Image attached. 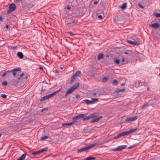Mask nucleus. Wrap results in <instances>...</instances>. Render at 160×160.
<instances>
[{"label":"nucleus","mask_w":160,"mask_h":160,"mask_svg":"<svg viewBox=\"0 0 160 160\" xmlns=\"http://www.w3.org/2000/svg\"><path fill=\"white\" fill-rule=\"evenodd\" d=\"M86 115L87 114L86 113L80 114L73 117V119L74 120H78L83 118V120L85 121L89 120L91 118H93L97 116L96 113L91 114L88 116H87Z\"/></svg>","instance_id":"1"},{"label":"nucleus","mask_w":160,"mask_h":160,"mask_svg":"<svg viewBox=\"0 0 160 160\" xmlns=\"http://www.w3.org/2000/svg\"><path fill=\"white\" fill-rule=\"evenodd\" d=\"M137 130V128H136L134 129H131L128 131L123 132L120 133L119 134H118L117 136L114 137L113 138L114 139H116L126 135H128L131 133L135 132Z\"/></svg>","instance_id":"2"},{"label":"nucleus","mask_w":160,"mask_h":160,"mask_svg":"<svg viewBox=\"0 0 160 160\" xmlns=\"http://www.w3.org/2000/svg\"><path fill=\"white\" fill-rule=\"evenodd\" d=\"M97 144V143H93V144H90L88 146H86L83 148L78 149V152L79 153L83 152L86 151L91 148H93Z\"/></svg>","instance_id":"3"},{"label":"nucleus","mask_w":160,"mask_h":160,"mask_svg":"<svg viewBox=\"0 0 160 160\" xmlns=\"http://www.w3.org/2000/svg\"><path fill=\"white\" fill-rule=\"evenodd\" d=\"M79 83L77 82L75 84L73 85L71 88H70L67 90L65 95V97H66L69 94L78 88L79 86Z\"/></svg>","instance_id":"4"},{"label":"nucleus","mask_w":160,"mask_h":160,"mask_svg":"<svg viewBox=\"0 0 160 160\" xmlns=\"http://www.w3.org/2000/svg\"><path fill=\"white\" fill-rule=\"evenodd\" d=\"M126 146V145L118 146L116 148L112 149L111 150L113 151H120L124 149Z\"/></svg>","instance_id":"5"},{"label":"nucleus","mask_w":160,"mask_h":160,"mask_svg":"<svg viewBox=\"0 0 160 160\" xmlns=\"http://www.w3.org/2000/svg\"><path fill=\"white\" fill-rule=\"evenodd\" d=\"M138 118V116H134L131 117H128L125 120V122H129L133 121L137 119Z\"/></svg>","instance_id":"6"},{"label":"nucleus","mask_w":160,"mask_h":160,"mask_svg":"<svg viewBox=\"0 0 160 160\" xmlns=\"http://www.w3.org/2000/svg\"><path fill=\"white\" fill-rule=\"evenodd\" d=\"M127 42L129 44L133 45L138 46L140 44V42L137 41H132L131 40H127Z\"/></svg>","instance_id":"7"},{"label":"nucleus","mask_w":160,"mask_h":160,"mask_svg":"<svg viewBox=\"0 0 160 160\" xmlns=\"http://www.w3.org/2000/svg\"><path fill=\"white\" fill-rule=\"evenodd\" d=\"M62 89V88H61L59 90L53 92L52 93L47 95V96H48V99H49V98L53 97L55 95L57 94L58 92H60Z\"/></svg>","instance_id":"8"},{"label":"nucleus","mask_w":160,"mask_h":160,"mask_svg":"<svg viewBox=\"0 0 160 160\" xmlns=\"http://www.w3.org/2000/svg\"><path fill=\"white\" fill-rule=\"evenodd\" d=\"M96 114H97V116H97V113H96ZM97 116H96V117ZM94 118H93V119H92L90 120V122L94 123V122H96L99 121L101 118H102V116H100L98 117L95 118V117Z\"/></svg>","instance_id":"9"},{"label":"nucleus","mask_w":160,"mask_h":160,"mask_svg":"<svg viewBox=\"0 0 160 160\" xmlns=\"http://www.w3.org/2000/svg\"><path fill=\"white\" fill-rule=\"evenodd\" d=\"M142 85V82L136 80L133 83V86L136 87H138Z\"/></svg>","instance_id":"10"},{"label":"nucleus","mask_w":160,"mask_h":160,"mask_svg":"<svg viewBox=\"0 0 160 160\" xmlns=\"http://www.w3.org/2000/svg\"><path fill=\"white\" fill-rule=\"evenodd\" d=\"M21 68H18L16 69H12L10 71V72H13V76H15L16 74V71H20L21 70Z\"/></svg>","instance_id":"11"},{"label":"nucleus","mask_w":160,"mask_h":160,"mask_svg":"<svg viewBox=\"0 0 160 160\" xmlns=\"http://www.w3.org/2000/svg\"><path fill=\"white\" fill-rule=\"evenodd\" d=\"M150 26L152 28H159L160 25L158 23H153L151 25H150Z\"/></svg>","instance_id":"12"},{"label":"nucleus","mask_w":160,"mask_h":160,"mask_svg":"<svg viewBox=\"0 0 160 160\" xmlns=\"http://www.w3.org/2000/svg\"><path fill=\"white\" fill-rule=\"evenodd\" d=\"M9 8L12 11H14L16 9V6L14 4L12 3L9 6Z\"/></svg>","instance_id":"13"},{"label":"nucleus","mask_w":160,"mask_h":160,"mask_svg":"<svg viewBox=\"0 0 160 160\" xmlns=\"http://www.w3.org/2000/svg\"><path fill=\"white\" fill-rule=\"evenodd\" d=\"M119 7L123 10L126 9L127 8V3L126 2L123 3L121 6H119Z\"/></svg>","instance_id":"14"},{"label":"nucleus","mask_w":160,"mask_h":160,"mask_svg":"<svg viewBox=\"0 0 160 160\" xmlns=\"http://www.w3.org/2000/svg\"><path fill=\"white\" fill-rule=\"evenodd\" d=\"M87 104H93V101L88 99H85L83 100Z\"/></svg>","instance_id":"15"},{"label":"nucleus","mask_w":160,"mask_h":160,"mask_svg":"<svg viewBox=\"0 0 160 160\" xmlns=\"http://www.w3.org/2000/svg\"><path fill=\"white\" fill-rule=\"evenodd\" d=\"M132 39H133L134 41H137L138 42H139V41L140 40V38L136 37V36L135 35H133L132 36Z\"/></svg>","instance_id":"16"},{"label":"nucleus","mask_w":160,"mask_h":160,"mask_svg":"<svg viewBox=\"0 0 160 160\" xmlns=\"http://www.w3.org/2000/svg\"><path fill=\"white\" fill-rule=\"evenodd\" d=\"M26 155V153H23L21 156L17 159V160H24L25 158Z\"/></svg>","instance_id":"17"},{"label":"nucleus","mask_w":160,"mask_h":160,"mask_svg":"<svg viewBox=\"0 0 160 160\" xmlns=\"http://www.w3.org/2000/svg\"><path fill=\"white\" fill-rule=\"evenodd\" d=\"M17 55L20 59H22L23 57V55L21 52H18L17 53Z\"/></svg>","instance_id":"18"},{"label":"nucleus","mask_w":160,"mask_h":160,"mask_svg":"<svg viewBox=\"0 0 160 160\" xmlns=\"http://www.w3.org/2000/svg\"><path fill=\"white\" fill-rule=\"evenodd\" d=\"M81 75V72L80 71H77L76 73L73 75L74 76L76 77H79Z\"/></svg>","instance_id":"19"},{"label":"nucleus","mask_w":160,"mask_h":160,"mask_svg":"<svg viewBox=\"0 0 160 160\" xmlns=\"http://www.w3.org/2000/svg\"><path fill=\"white\" fill-rule=\"evenodd\" d=\"M68 21H69L71 23L74 24H76L77 22L75 20H74L72 19L71 18L68 19Z\"/></svg>","instance_id":"20"},{"label":"nucleus","mask_w":160,"mask_h":160,"mask_svg":"<svg viewBox=\"0 0 160 160\" xmlns=\"http://www.w3.org/2000/svg\"><path fill=\"white\" fill-rule=\"evenodd\" d=\"M48 99V96L47 95L43 96V97H42L40 99V101L41 102L44 101Z\"/></svg>","instance_id":"21"},{"label":"nucleus","mask_w":160,"mask_h":160,"mask_svg":"<svg viewBox=\"0 0 160 160\" xmlns=\"http://www.w3.org/2000/svg\"><path fill=\"white\" fill-rule=\"evenodd\" d=\"M103 55L102 53L99 54L98 56V60H99L100 59L103 58Z\"/></svg>","instance_id":"22"},{"label":"nucleus","mask_w":160,"mask_h":160,"mask_svg":"<svg viewBox=\"0 0 160 160\" xmlns=\"http://www.w3.org/2000/svg\"><path fill=\"white\" fill-rule=\"evenodd\" d=\"M109 78L108 77H104L102 79V82H106L108 80Z\"/></svg>","instance_id":"23"},{"label":"nucleus","mask_w":160,"mask_h":160,"mask_svg":"<svg viewBox=\"0 0 160 160\" xmlns=\"http://www.w3.org/2000/svg\"><path fill=\"white\" fill-rule=\"evenodd\" d=\"M48 147H46L40 150H39V152L40 153H41L42 152H43L47 151L48 150Z\"/></svg>","instance_id":"24"},{"label":"nucleus","mask_w":160,"mask_h":160,"mask_svg":"<svg viewBox=\"0 0 160 160\" xmlns=\"http://www.w3.org/2000/svg\"><path fill=\"white\" fill-rule=\"evenodd\" d=\"M76 78L77 77L74 76V75H73L71 78L70 83H72Z\"/></svg>","instance_id":"25"},{"label":"nucleus","mask_w":160,"mask_h":160,"mask_svg":"<svg viewBox=\"0 0 160 160\" xmlns=\"http://www.w3.org/2000/svg\"><path fill=\"white\" fill-rule=\"evenodd\" d=\"M68 22L67 25L69 28L73 27L75 25L74 24H72L70 23L69 21H68Z\"/></svg>","instance_id":"26"},{"label":"nucleus","mask_w":160,"mask_h":160,"mask_svg":"<svg viewBox=\"0 0 160 160\" xmlns=\"http://www.w3.org/2000/svg\"><path fill=\"white\" fill-rule=\"evenodd\" d=\"M48 138V136H42L40 138V139L41 140L43 141V140H44L45 139Z\"/></svg>","instance_id":"27"},{"label":"nucleus","mask_w":160,"mask_h":160,"mask_svg":"<svg viewBox=\"0 0 160 160\" xmlns=\"http://www.w3.org/2000/svg\"><path fill=\"white\" fill-rule=\"evenodd\" d=\"M148 105V103H144L141 107V108L142 109H143L145 108V107H146Z\"/></svg>","instance_id":"28"},{"label":"nucleus","mask_w":160,"mask_h":160,"mask_svg":"<svg viewBox=\"0 0 160 160\" xmlns=\"http://www.w3.org/2000/svg\"><path fill=\"white\" fill-rule=\"evenodd\" d=\"M125 91V89L124 88H123V89H118L117 90V92L118 93H119L120 92H124V91Z\"/></svg>","instance_id":"29"},{"label":"nucleus","mask_w":160,"mask_h":160,"mask_svg":"<svg viewBox=\"0 0 160 160\" xmlns=\"http://www.w3.org/2000/svg\"><path fill=\"white\" fill-rule=\"evenodd\" d=\"M114 61L115 62V63L117 64H118L120 62V60L118 59H117L116 58H114Z\"/></svg>","instance_id":"30"},{"label":"nucleus","mask_w":160,"mask_h":160,"mask_svg":"<svg viewBox=\"0 0 160 160\" xmlns=\"http://www.w3.org/2000/svg\"><path fill=\"white\" fill-rule=\"evenodd\" d=\"M9 71H6L2 75V77H4L5 76H6L8 72H10Z\"/></svg>","instance_id":"31"},{"label":"nucleus","mask_w":160,"mask_h":160,"mask_svg":"<svg viewBox=\"0 0 160 160\" xmlns=\"http://www.w3.org/2000/svg\"><path fill=\"white\" fill-rule=\"evenodd\" d=\"M40 153L39 150L38 151H37L36 152H33L32 153V154L35 155H37L38 154Z\"/></svg>","instance_id":"32"},{"label":"nucleus","mask_w":160,"mask_h":160,"mask_svg":"<svg viewBox=\"0 0 160 160\" xmlns=\"http://www.w3.org/2000/svg\"><path fill=\"white\" fill-rule=\"evenodd\" d=\"M118 80L116 79H114L113 80L112 83L115 85H116L118 83Z\"/></svg>","instance_id":"33"},{"label":"nucleus","mask_w":160,"mask_h":160,"mask_svg":"<svg viewBox=\"0 0 160 160\" xmlns=\"http://www.w3.org/2000/svg\"><path fill=\"white\" fill-rule=\"evenodd\" d=\"M0 96L4 99L7 98V95L5 94H1L0 95Z\"/></svg>","instance_id":"34"},{"label":"nucleus","mask_w":160,"mask_h":160,"mask_svg":"<svg viewBox=\"0 0 160 160\" xmlns=\"http://www.w3.org/2000/svg\"><path fill=\"white\" fill-rule=\"evenodd\" d=\"M154 15L157 17H160V13H156L154 14Z\"/></svg>","instance_id":"35"},{"label":"nucleus","mask_w":160,"mask_h":160,"mask_svg":"<svg viewBox=\"0 0 160 160\" xmlns=\"http://www.w3.org/2000/svg\"><path fill=\"white\" fill-rule=\"evenodd\" d=\"M98 100V98H92V101H93V104L94 103V101H97Z\"/></svg>","instance_id":"36"},{"label":"nucleus","mask_w":160,"mask_h":160,"mask_svg":"<svg viewBox=\"0 0 160 160\" xmlns=\"http://www.w3.org/2000/svg\"><path fill=\"white\" fill-rule=\"evenodd\" d=\"M12 82L13 84L14 85L17 84L18 83V82L17 81H16L14 79H13L12 80Z\"/></svg>","instance_id":"37"},{"label":"nucleus","mask_w":160,"mask_h":160,"mask_svg":"<svg viewBox=\"0 0 160 160\" xmlns=\"http://www.w3.org/2000/svg\"><path fill=\"white\" fill-rule=\"evenodd\" d=\"M72 17H77L78 16V15H77L74 12L72 13Z\"/></svg>","instance_id":"38"},{"label":"nucleus","mask_w":160,"mask_h":160,"mask_svg":"<svg viewBox=\"0 0 160 160\" xmlns=\"http://www.w3.org/2000/svg\"><path fill=\"white\" fill-rule=\"evenodd\" d=\"M138 6L140 7L142 9H144V7L141 4H138Z\"/></svg>","instance_id":"39"},{"label":"nucleus","mask_w":160,"mask_h":160,"mask_svg":"<svg viewBox=\"0 0 160 160\" xmlns=\"http://www.w3.org/2000/svg\"><path fill=\"white\" fill-rule=\"evenodd\" d=\"M2 84L4 86H6L7 85L8 82L7 81L3 82L2 83Z\"/></svg>","instance_id":"40"},{"label":"nucleus","mask_w":160,"mask_h":160,"mask_svg":"<svg viewBox=\"0 0 160 160\" xmlns=\"http://www.w3.org/2000/svg\"><path fill=\"white\" fill-rule=\"evenodd\" d=\"M92 96H95V95H97V97H98L99 96V94H97V93H92Z\"/></svg>","instance_id":"41"},{"label":"nucleus","mask_w":160,"mask_h":160,"mask_svg":"<svg viewBox=\"0 0 160 160\" xmlns=\"http://www.w3.org/2000/svg\"><path fill=\"white\" fill-rule=\"evenodd\" d=\"M68 123H66L62 124V126L63 127L68 126Z\"/></svg>","instance_id":"42"},{"label":"nucleus","mask_w":160,"mask_h":160,"mask_svg":"<svg viewBox=\"0 0 160 160\" xmlns=\"http://www.w3.org/2000/svg\"><path fill=\"white\" fill-rule=\"evenodd\" d=\"M12 12V11H11V10L10 9H9H9L7 11V14H9V13H10L11 12Z\"/></svg>","instance_id":"43"},{"label":"nucleus","mask_w":160,"mask_h":160,"mask_svg":"<svg viewBox=\"0 0 160 160\" xmlns=\"http://www.w3.org/2000/svg\"><path fill=\"white\" fill-rule=\"evenodd\" d=\"M68 33L72 36H73L74 35V34L72 33V32H69Z\"/></svg>","instance_id":"44"},{"label":"nucleus","mask_w":160,"mask_h":160,"mask_svg":"<svg viewBox=\"0 0 160 160\" xmlns=\"http://www.w3.org/2000/svg\"><path fill=\"white\" fill-rule=\"evenodd\" d=\"M98 18H99L102 19V15H100L98 16Z\"/></svg>","instance_id":"45"},{"label":"nucleus","mask_w":160,"mask_h":160,"mask_svg":"<svg viewBox=\"0 0 160 160\" xmlns=\"http://www.w3.org/2000/svg\"><path fill=\"white\" fill-rule=\"evenodd\" d=\"M76 97L77 98H80V95L79 94L77 95L76 96Z\"/></svg>","instance_id":"46"},{"label":"nucleus","mask_w":160,"mask_h":160,"mask_svg":"<svg viewBox=\"0 0 160 160\" xmlns=\"http://www.w3.org/2000/svg\"><path fill=\"white\" fill-rule=\"evenodd\" d=\"M98 3V2L97 1H94V5H96Z\"/></svg>","instance_id":"47"},{"label":"nucleus","mask_w":160,"mask_h":160,"mask_svg":"<svg viewBox=\"0 0 160 160\" xmlns=\"http://www.w3.org/2000/svg\"><path fill=\"white\" fill-rule=\"evenodd\" d=\"M47 110V108H43V109H42V110H41V112H43L44 111H45V110Z\"/></svg>","instance_id":"48"},{"label":"nucleus","mask_w":160,"mask_h":160,"mask_svg":"<svg viewBox=\"0 0 160 160\" xmlns=\"http://www.w3.org/2000/svg\"><path fill=\"white\" fill-rule=\"evenodd\" d=\"M24 75V74L23 73H22V74H20V77L22 78Z\"/></svg>","instance_id":"49"},{"label":"nucleus","mask_w":160,"mask_h":160,"mask_svg":"<svg viewBox=\"0 0 160 160\" xmlns=\"http://www.w3.org/2000/svg\"><path fill=\"white\" fill-rule=\"evenodd\" d=\"M3 18L2 16H0V21H3Z\"/></svg>","instance_id":"50"},{"label":"nucleus","mask_w":160,"mask_h":160,"mask_svg":"<svg viewBox=\"0 0 160 160\" xmlns=\"http://www.w3.org/2000/svg\"><path fill=\"white\" fill-rule=\"evenodd\" d=\"M17 47L16 46H13L12 48V49H14Z\"/></svg>","instance_id":"51"},{"label":"nucleus","mask_w":160,"mask_h":160,"mask_svg":"<svg viewBox=\"0 0 160 160\" xmlns=\"http://www.w3.org/2000/svg\"><path fill=\"white\" fill-rule=\"evenodd\" d=\"M125 61V58H123L122 60V62H123Z\"/></svg>","instance_id":"52"},{"label":"nucleus","mask_w":160,"mask_h":160,"mask_svg":"<svg viewBox=\"0 0 160 160\" xmlns=\"http://www.w3.org/2000/svg\"><path fill=\"white\" fill-rule=\"evenodd\" d=\"M5 28H7V29H8V25H7V24H6V25H5Z\"/></svg>","instance_id":"53"},{"label":"nucleus","mask_w":160,"mask_h":160,"mask_svg":"<svg viewBox=\"0 0 160 160\" xmlns=\"http://www.w3.org/2000/svg\"><path fill=\"white\" fill-rule=\"evenodd\" d=\"M29 5H30V8H31V7H33V5L32 4H30Z\"/></svg>","instance_id":"54"},{"label":"nucleus","mask_w":160,"mask_h":160,"mask_svg":"<svg viewBox=\"0 0 160 160\" xmlns=\"http://www.w3.org/2000/svg\"><path fill=\"white\" fill-rule=\"evenodd\" d=\"M55 72L57 73H58L59 72H58V70H55Z\"/></svg>","instance_id":"55"},{"label":"nucleus","mask_w":160,"mask_h":160,"mask_svg":"<svg viewBox=\"0 0 160 160\" xmlns=\"http://www.w3.org/2000/svg\"><path fill=\"white\" fill-rule=\"evenodd\" d=\"M67 8L69 10L71 9V7H67Z\"/></svg>","instance_id":"56"},{"label":"nucleus","mask_w":160,"mask_h":160,"mask_svg":"<svg viewBox=\"0 0 160 160\" xmlns=\"http://www.w3.org/2000/svg\"><path fill=\"white\" fill-rule=\"evenodd\" d=\"M71 122V123H72V125H73V124H74V123H75V122L74 121H73V122Z\"/></svg>","instance_id":"57"},{"label":"nucleus","mask_w":160,"mask_h":160,"mask_svg":"<svg viewBox=\"0 0 160 160\" xmlns=\"http://www.w3.org/2000/svg\"><path fill=\"white\" fill-rule=\"evenodd\" d=\"M68 125H72V123H71V122H68Z\"/></svg>","instance_id":"58"},{"label":"nucleus","mask_w":160,"mask_h":160,"mask_svg":"<svg viewBox=\"0 0 160 160\" xmlns=\"http://www.w3.org/2000/svg\"><path fill=\"white\" fill-rule=\"evenodd\" d=\"M68 125H72V123H71V122H68Z\"/></svg>","instance_id":"59"},{"label":"nucleus","mask_w":160,"mask_h":160,"mask_svg":"<svg viewBox=\"0 0 160 160\" xmlns=\"http://www.w3.org/2000/svg\"><path fill=\"white\" fill-rule=\"evenodd\" d=\"M124 53L126 54H128V53L127 52H125Z\"/></svg>","instance_id":"60"},{"label":"nucleus","mask_w":160,"mask_h":160,"mask_svg":"<svg viewBox=\"0 0 160 160\" xmlns=\"http://www.w3.org/2000/svg\"><path fill=\"white\" fill-rule=\"evenodd\" d=\"M122 86H124L125 85V83H123L121 85Z\"/></svg>","instance_id":"61"},{"label":"nucleus","mask_w":160,"mask_h":160,"mask_svg":"<svg viewBox=\"0 0 160 160\" xmlns=\"http://www.w3.org/2000/svg\"><path fill=\"white\" fill-rule=\"evenodd\" d=\"M40 69H43V68L42 67H40L39 68Z\"/></svg>","instance_id":"62"},{"label":"nucleus","mask_w":160,"mask_h":160,"mask_svg":"<svg viewBox=\"0 0 160 160\" xmlns=\"http://www.w3.org/2000/svg\"><path fill=\"white\" fill-rule=\"evenodd\" d=\"M17 1H18V2H19V1H20V2H21L22 0H17Z\"/></svg>","instance_id":"63"},{"label":"nucleus","mask_w":160,"mask_h":160,"mask_svg":"<svg viewBox=\"0 0 160 160\" xmlns=\"http://www.w3.org/2000/svg\"><path fill=\"white\" fill-rule=\"evenodd\" d=\"M149 89H150V88H147V89L148 91L149 90Z\"/></svg>","instance_id":"64"}]
</instances>
